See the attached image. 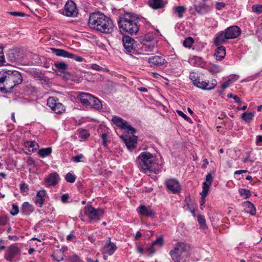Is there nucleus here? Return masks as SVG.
<instances>
[{"mask_svg": "<svg viewBox=\"0 0 262 262\" xmlns=\"http://www.w3.org/2000/svg\"><path fill=\"white\" fill-rule=\"evenodd\" d=\"M139 20L136 15L130 13H124L119 17L118 21L120 32L131 35L136 34L139 30Z\"/></svg>", "mask_w": 262, "mask_h": 262, "instance_id": "nucleus-1", "label": "nucleus"}, {"mask_svg": "<svg viewBox=\"0 0 262 262\" xmlns=\"http://www.w3.org/2000/svg\"><path fill=\"white\" fill-rule=\"evenodd\" d=\"M138 166L144 173L150 175L158 172V165L156 162V157L149 152H141L137 159Z\"/></svg>", "mask_w": 262, "mask_h": 262, "instance_id": "nucleus-2", "label": "nucleus"}, {"mask_svg": "<svg viewBox=\"0 0 262 262\" xmlns=\"http://www.w3.org/2000/svg\"><path fill=\"white\" fill-rule=\"evenodd\" d=\"M188 245L183 242L176 244L170 252V255L174 262H186L188 257Z\"/></svg>", "mask_w": 262, "mask_h": 262, "instance_id": "nucleus-3", "label": "nucleus"}, {"mask_svg": "<svg viewBox=\"0 0 262 262\" xmlns=\"http://www.w3.org/2000/svg\"><path fill=\"white\" fill-rule=\"evenodd\" d=\"M9 81V75L8 71L0 72V91L4 94L11 93Z\"/></svg>", "mask_w": 262, "mask_h": 262, "instance_id": "nucleus-4", "label": "nucleus"}, {"mask_svg": "<svg viewBox=\"0 0 262 262\" xmlns=\"http://www.w3.org/2000/svg\"><path fill=\"white\" fill-rule=\"evenodd\" d=\"M114 28V25L112 19L105 15L96 30L103 33L110 34L113 31Z\"/></svg>", "mask_w": 262, "mask_h": 262, "instance_id": "nucleus-5", "label": "nucleus"}, {"mask_svg": "<svg viewBox=\"0 0 262 262\" xmlns=\"http://www.w3.org/2000/svg\"><path fill=\"white\" fill-rule=\"evenodd\" d=\"M85 214L92 221L98 222L104 214L103 210L100 208H95L92 206L89 205L85 207Z\"/></svg>", "mask_w": 262, "mask_h": 262, "instance_id": "nucleus-6", "label": "nucleus"}, {"mask_svg": "<svg viewBox=\"0 0 262 262\" xmlns=\"http://www.w3.org/2000/svg\"><path fill=\"white\" fill-rule=\"evenodd\" d=\"M47 105L56 114H62L65 111L64 105L59 102L58 99L50 97L47 100Z\"/></svg>", "mask_w": 262, "mask_h": 262, "instance_id": "nucleus-7", "label": "nucleus"}, {"mask_svg": "<svg viewBox=\"0 0 262 262\" xmlns=\"http://www.w3.org/2000/svg\"><path fill=\"white\" fill-rule=\"evenodd\" d=\"M9 81L11 92L13 89L16 86L20 84L23 82V76L20 72L17 71L8 70Z\"/></svg>", "mask_w": 262, "mask_h": 262, "instance_id": "nucleus-8", "label": "nucleus"}, {"mask_svg": "<svg viewBox=\"0 0 262 262\" xmlns=\"http://www.w3.org/2000/svg\"><path fill=\"white\" fill-rule=\"evenodd\" d=\"M111 120L115 125L121 129H126L128 132H130L133 135L136 132V129L128 124L127 121L118 116H113Z\"/></svg>", "mask_w": 262, "mask_h": 262, "instance_id": "nucleus-9", "label": "nucleus"}, {"mask_svg": "<svg viewBox=\"0 0 262 262\" xmlns=\"http://www.w3.org/2000/svg\"><path fill=\"white\" fill-rule=\"evenodd\" d=\"M104 16V14L99 12L91 14L88 21L89 27L93 29L96 30Z\"/></svg>", "mask_w": 262, "mask_h": 262, "instance_id": "nucleus-10", "label": "nucleus"}, {"mask_svg": "<svg viewBox=\"0 0 262 262\" xmlns=\"http://www.w3.org/2000/svg\"><path fill=\"white\" fill-rule=\"evenodd\" d=\"M148 62L151 67L164 68L166 67L168 64V62L165 59L160 56H154L149 57Z\"/></svg>", "mask_w": 262, "mask_h": 262, "instance_id": "nucleus-11", "label": "nucleus"}, {"mask_svg": "<svg viewBox=\"0 0 262 262\" xmlns=\"http://www.w3.org/2000/svg\"><path fill=\"white\" fill-rule=\"evenodd\" d=\"M76 4L73 1H68L64 6V14L69 17L76 16L77 14Z\"/></svg>", "mask_w": 262, "mask_h": 262, "instance_id": "nucleus-12", "label": "nucleus"}, {"mask_svg": "<svg viewBox=\"0 0 262 262\" xmlns=\"http://www.w3.org/2000/svg\"><path fill=\"white\" fill-rule=\"evenodd\" d=\"M167 188L173 193H178L181 191V187L179 182L174 179H170L165 182Z\"/></svg>", "mask_w": 262, "mask_h": 262, "instance_id": "nucleus-13", "label": "nucleus"}, {"mask_svg": "<svg viewBox=\"0 0 262 262\" xmlns=\"http://www.w3.org/2000/svg\"><path fill=\"white\" fill-rule=\"evenodd\" d=\"M8 254L5 256V258L7 260L12 262L13 259L19 254L20 251L17 246L16 244H12L8 249Z\"/></svg>", "mask_w": 262, "mask_h": 262, "instance_id": "nucleus-14", "label": "nucleus"}, {"mask_svg": "<svg viewBox=\"0 0 262 262\" xmlns=\"http://www.w3.org/2000/svg\"><path fill=\"white\" fill-rule=\"evenodd\" d=\"M137 211L140 214L147 217H154L155 215V211L150 206L141 205L137 208Z\"/></svg>", "mask_w": 262, "mask_h": 262, "instance_id": "nucleus-15", "label": "nucleus"}, {"mask_svg": "<svg viewBox=\"0 0 262 262\" xmlns=\"http://www.w3.org/2000/svg\"><path fill=\"white\" fill-rule=\"evenodd\" d=\"M212 181L213 178L211 174L208 173L207 175H206L205 181L203 183V190L200 193L202 198L204 199L207 196L208 193L209 187L211 185Z\"/></svg>", "mask_w": 262, "mask_h": 262, "instance_id": "nucleus-16", "label": "nucleus"}, {"mask_svg": "<svg viewBox=\"0 0 262 262\" xmlns=\"http://www.w3.org/2000/svg\"><path fill=\"white\" fill-rule=\"evenodd\" d=\"M225 33L227 38L234 39L237 38L241 34V29L236 26H233L228 27L225 30Z\"/></svg>", "mask_w": 262, "mask_h": 262, "instance_id": "nucleus-17", "label": "nucleus"}, {"mask_svg": "<svg viewBox=\"0 0 262 262\" xmlns=\"http://www.w3.org/2000/svg\"><path fill=\"white\" fill-rule=\"evenodd\" d=\"M122 42L125 50L128 52H131L135 49V40L129 36H125L123 37Z\"/></svg>", "mask_w": 262, "mask_h": 262, "instance_id": "nucleus-18", "label": "nucleus"}, {"mask_svg": "<svg viewBox=\"0 0 262 262\" xmlns=\"http://www.w3.org/2000/svg\"><path fill=\"white\" fill-rule=\"evenodd\" d=\"M117 247L115 244L111 242V238L108 237V243L104 245L101 249L102 253L110 255H112L116 250Z\"/></svg>", "mask_w": 262, "mask_h": 262, "instance_id": "nucleus-19", "label": "nucleus"}, {"mask_svg": "<svg viewBox=\"0 0 262 262\" xmlns=\"http://www.w3.org/2000/svg\"><path fill=\"white\" fill-rule=\"evenodd\" d=\"M127 148L129 150L135 148L137 143V137L134 135L122 137Z\"/></svg>", "mask_w": 262, "mask_h": 262, "instance_id": "nucleus-20", "label": "nucleus"}, {"mask_svg": "<svg viewBox=\"0 0 262 262\" xmlns=\"http://www.w3.org/2000/svg\"><path fill=\"white\" fill-rule=\"evenodd\" d=\"M92 98V95L86 93H81L77 97L81 103L86 106H90Z\"/></svg>", "mask_w": 262, "mask_h": 262, "instance_id": "nucleus-21", "label": "nucleus"}, {"mask_svg": "<svg viewBox=\"0 0 262 262\" xmlns=\"http://www.w3.org/2000/svg\"><path fill=\"white\" fill-rule=\"evenodd\" d=\"M198 84V88H199L203 90H211L213 89L216 85L217 81L215 79L212 80L210 82L202 81V82H200V83H199Z\"/></svg>", "mask_w": 262, "mask_h": 262, "instance_id": "nucleus-22", "label": "nucleus"}, {"mask_svg": "<svg viewBox=\"0 0 262 262\" xmlns=\"http://www.w3.org/2000/svg\"><path fill=\"white\" fill-rule=\"evenodd\" d=\"M228 39H229L227 38L225 32L221 31L216 34L215 37L214 39V43L216 46H218L225 43Z\"/></svg>", "mask_w": 262, "mask_h": 262, "instance_id": "nucleus-23", "label": "nucleus"}, {"mask_svg": "<svg viewBox=\"0 0 262 262\" xmlns=\"http://www.w3.org/2000/svg\"><path fill=\"white\" fill-rule=\"evenodd\" d=\"M59 180V177L56 173H51L46 179V185L48 186L56 185Z\"/></svg>", "mask_w": 262, "mask_h": 262, "instance_id": "nucleus-24", "label": "nucleus"}, {"mask_svg": "<svg viewBox=\"0 0 262 262\" xmlns=\"http://www.w3.org/2000/svg\"><path fill=\"white\" fill-rule=\"evenodd\" d=\"M46 194V192L45 190H39L37 193L35 198V203L40 207H42L44 204Z\"/></svg>", "mask_w": 262, "mask_h": 262, "instance_id": "nucleus-25", "label": "nucleus"}, {"mask_svg": "<svg viewBox=\"0 0 262 262\" xmlns=\"http://www.w3.org/2000/svg\"><path fill=\"white\" fill-rule=\"evenodd\" d=\"M148 3L149 6L154 9L163 8L166 4L163 0H149Z\"/></svg>", "mask_w": 262, "mask_h": 262, "instance_id": "nucleus-26", "label": "nucleus"}, {"mask_svg": "<svg viewBox=\"0 0 262 262\" xmlns=\"http://www.w3.org/2000/svg\"><path fill=\"white\" fill-rule=\"evenodd\" d=\"M195 11L200 14H204L208 11V7L204 2H201L194 6Z\"/></svg>", "mask_w": 262, "mask_h": 262, "instance_id": "nucleus-27", "label": "nucleus"}, {"mask_svg": "<svg viewBox=\"0 0 262 262\" xmlns=\"http://www.w3.org/2000/svg\"><path fill=\"white\" fill-rule=\"evenodd\" d=\"M226 55L225 48L224 46L219 47L215 51L214 56L217 60H222Z\"/></svg>", "mask_w": 262, "mask_h": 262, "instance_id": "nucleus-28", "label": "nucleus"}, {"mask_svg": "<svg viewBox=\"0 0 262 262\" xmlns=\"http://www.w3.org/2000/svg\"><path fill=\"white\" fill-rule=\"evenodd\" d=\"M51 50L53 53L55 54L57 56L63 57L65 58H68L70 57V53L67 52V51L61 49H56V48H51Z\"/></svg>", "mask_w": 262, "mask_h": 262, "instance_id": "nucleus-29", "label": "nucleus"}, {"mask_svg": "<svg viewBox=\"0 0 262 262\" xmlns=\"http://www.w3.org/2000/svg\"><path fill=\"white\" fill-rule=\"evenodd\" d=\"M157 41L155 42H148L144 43L141 47V50L145 52H149L153 51L156 47Z\"/></svg>", "mask_w": 262, "mask_h": 262, "instance_id": "nucleus-30", "label": "nucleus"}, {"mask_svg": "<svg viewBox=\"0 0 262 262\" xmlns=\"http://www.w3.org/2000/svg\"><path fill=\"white\" fill-rule=\"evenodd\" d=\"M33 211V208L28 202H26L23 204L21 211L23 214L29 215Z\"/></svg>", "mask_w": 262, "mask_h": 262, "instance_id": "nucleus-31", "label": "nucleus"}, {"mask_svg": "<svg viewBox=\"0 0 262 262\" xmlns=\"http://www.w3.org/2000/svg\"><path fill=\"white\" fill-rule=\"evenodd\" d=\"M19 50L17 49H13L9 51L8 56L10 61L14 62L16 60L19 56Z\"/></svg>", "mask_w": 262, "mask_h": 262, "instance_id": "nucleus-32", "label": "nucleus"}, {"mask_svg": "<svg viewBox=\"0 0 262 262\" xmlns=\"http://www.w3.org/2000/svg\"><path fill=\"white\" fill-rule=\"evenodd\" d=\"M244 206H246V212L252 215L256 214V209L253 203L249 201L244 202Z\"/></svg>", "mask_w": 262, "mask_h": 262, "instance_id": "nucleus-33", "label": "nucleus"}, {"mask_svg": "<svg viewBox=\"0 0 262 262\" xmlns=\"http://www.w3.org/2000/svg\"><path fill=\"white\" fill-rule=\"evenodd\" d=\"M91 101L92 102H91L90 106L97 110H99L102 108L101 102L97 98L92 96Z\"/></svg>", "mask_w": 262, "mask_h": 262, "instance_id": "nucleus-34", "label": "nucleus"}, {"mask_svg": "<svg viewBox=\"0 0 262 262\" xmlns=\"http://www.w3.org/2000/svg\"><path fill=\"white\" fill-rule=\"evenodd\" d=\"M52 152L51 147L42 148L38 150V154L41 158L49 156Z\"/></svg>", "mask_w": 262, "mask_h": 262, "instance_id": "nucleus-35", "label": "nucleus"}, {"mask_svg": "<svg viewBox=\"0 0 262 262\" xmlns=\"http://www.w3.org/2000/svg\"><path fill=\"white\" fill-rule=\"evenodd\" d=\"M254 117V113H247L244 112L242 114V119L246 122H250L251 120H253Z\"/></svg>", "mask_w": 262, "mask_h": 262, "instance_id": "nucleus-36", "label": "nucleus"}, {"mask_svg": "<svg viewBox=\"0 0 262 262\" xmlns=\"http://www.w3.org/2000/svg\"><path fill=\"white\" fill-rule=\"evenodd\" d=\"M55 67L59 71H63L68 69V65L64 62H55L54 63Z\"/></svg>", "mask_w": 262, "mask_h": 262, "instance_id": "nucleus-37", "label": "nucleus"}, {"mask_svg": "<svg viewBox=\"0 0 262 262\" xmlns=\"http://www.w3.org/2000/svg\"><path fill=\"white\" fill-rule=\"evenodd\" d=\"M52 256L57 261H60L63 259L64 255L62 252H61L60 250H57L55 252Z\"/></svg>", "mask_w": 262, "mask_h": 262, "instance_id": "nucleus-38", "label": "nucleus"}, {"mask_svg": "<svg viewBox=\"0 0 262 262\" xmlns=\"http://www.w3.org/2000/svg\"><path fill=\"white\" fill-rule=\"evenodd\" d=\"M163 244V238L162 237H159L157 238L152 244L150 249L151 251H154V248L155 246H158L161 247Z\"/></svg>", "mask_w": 262, "mask_h": 262, "instance_id": "nucleus-39", "label": "nucleus"}, {"mask_svg": "<svg viewBox=\"0 0 262 262\" xmlns=\"http://www.w3.org/2000/svg\"><path fill=\"white\" fill-rule=\"evenodd\" d=\"M189 78L192 81L193 84L198 87L199 83H200V81L198 80V75L197 74L195 73H191L189 75Z\"/></svg>", "mask_w": 262, "mask_h": 262, "instance_id": "nucleus-40", "label": "nucleus"}, {"mask_svg": "<svg viewBox=\"0 0 262 262\" xmlns=\"http://www.w3.org/2000/svg\"><path fill=\"white\" fill-rule=\"evenodd\" d=\"M194 42V39L190 37L186 38L183 41V45L186 48H191Z\"/></svg>", "mask_w": 262, "mask_h": 262, "instance_id": "nucleus-41", "label": "nucleus"}, {"mask_svg": "<svg viewBox=\"0 0 262 262\" xmlns=\"http://www.w3.org/2000/svg\"><path fill=\"white\" fill-rule=\"evenodd\" d=\"M186 11V9L183 6H178L176 8V12L178 14L179 17H183V13Z\"/></svg>", "mask_w": 262, "mask_h": 262, "instance_id": "nucleus-42", "label": "nucleus"}, {"mask_svg": "<svg viewBox=\"0 0 262 262\" xmlns=\"http://www.w3.org/2000/svg\"><path fill=\"white\" fill-rule=\"evenodd\" d=\"M239 192L241 196L244 197L246 199L248 198L251 195L250 191L248 189H240L239 190Z\"/></svg>", "mask_w": 262, "mask_h": 262, "instance_id": "nucleus-43", "label": "nucleus"}, {"mask_svg": "<svg viewBox=\"0 0 262 262\" xmlns=\"http://www.w3.org/2000/svg\"><path fill=\"white\" fill-rule=\"evenodd\" d=\"M91 68L94 70L97 71H103L104 72H108L109 71L107 69L101 67L100 66L96 64H92Z\"/></svg>", "mask_w": 262, "mask_h": 262, "instance_id": "nucleus-44", "label": "nucleus"}, {"mask_svg": "<svg viewBox=\"0 0 262 262\" xmlns=\"http://www.w3.org/2000/svg\"><path fill=\"white\" fill-rule=\"evenodd\" d=\"M65 179L67 182L73 183L75 181L76 177L72 173L68 172L65 176Z\"/></svg>", "mask_w": 262, "mask_h": 262, "instance_id": "nucleus-45", "label": "nucleus"}, {"mask_svg": "<svg viewBox=\"0 0 262 262\" xmlns=\"http://www.w3.org/2000/svg\"><path fill=\"white\" fill-rule=\"evenodd\" d=\"M252 9L253 12L257 14H260L262 13V5H254L252 6Z\"/></svg>", "mask_w": 262, "mask_h": 262, "instance_id": "nucleus-46", "label": "nucleus"}, {"mask_svg": "<svg viewBox=\"0 0 262 262\" xmlns=\"http://www.w3.org/2000/svg\"><path fill=\"white\" fill-rule=\"evenodd\" d=\"M177 113L180 116L182 117L188 122H192V120L189 117H188L186 114H185L182 111L178 110L177 111Z\"/></svg>", "mask_w": 262, "mask_h": 262, "instance_id": "nucleus-47", "label": "nucleus"}, {"mask_svg": "<svg viewBox=\"0 0 262 262\" xmlns=\"http://www.w3.org/2000/svg\"><path fill=\"white\" fill-rule=\"evenodd\" d=\"M145 40H146V42H155L154 41L155 36L152 33H147L144 36Z\"/></svg>", "mask_w": 262, "mask_h": 262, "instance_id": "nucleus-48", "label": "nucleus"}, {"mask_svg": "<svg viewBox=\"0 0 262 262\" xmlns=\"http://www.w3.org/2000/svg\"><path fill=\"white\" fill-rule=\"evenodd\" d=\"M83 158V155L80 154L76 156L73 157L72 158V161L78 163L82 162L81 159Z\"/></svg>", "mask_w": 262, "mask_h": 262, "instance_id": "nucleus-49", "label": "nucleus"}, {"mask_svg": "<svg viewBox=\"0 0 262 262\" xmlns=\"http://www.w3.org/2000/svg\"><path fill=\"white\" fill-rule=\"evenodd\" d=\"M210 71L214 73H219L222 71V68L216 65H213L210 67Z\"/></svg>", "mask_w": 262, "mask_h": 262, "instance_id": "nucleus-50", "label": "nucleus"}, {"mask_svg": "<svg viewBox=\"0 0 262 262\" xmlns=\"http://www.w3.org/2000/svg\"><path fill=\"white\" fill-rule=\"evenodd\" d=\"M70 57H69V58L74 59L75 60L78 62H82L83 61L84 59L81 56H77L76 55L70 53Z\"/></svg>", "mask_w": 262, "mask_h": 262, "instance_id": "nucleus-51", "label": "nucleus"}, {"mask_svg": "<svg viewBox=\"0 0 262 262\" xmlns=\"http://www.w3.org/2000/svg\"><path fill=\"white\" fill-rule=\"evenodd\" d=\"M18 212H19V209H18V206L15 204H13L12 208L10 211V213L12 215H15L17 214L18 213Z\"/></svg>", "mask_w": 262, "mask_h": 262, "instance_id": "nucleus-52", "label": "nucleus"}, {"mask_svg": "<svg viewBox=\"0 0 262 262\" xmlns=\"http://www.w3.org/2000/svg\"><path fill=\"white\" fill-rule=\"evenodd\" d=\"M227 96L229 98H233L235 101V102L238 104H241L242 103V101L240 98L236 95H234L233 94L230 93L227 95Z\"/></svg>", "mask_w": 262, "mask_h": 262, "instance_id": "nucleus-53", "label": "nucleus"}, {"mask_svg": "<svg viewBox=\"0 0 262 262\" xmlns=\"http://www.w3.org/2000/svg\"><path fill=\"white\" fill-rule=\"evenodd\" d=\"M20 189L21 192H27L29 190V187L26 183H21L20 184Z\"/></svg>", "mask_w": 262, "mask_h": 262, "instance_id": "nucleus-54", "label": "nucleus"}, {"mask_svg": "<svg viewBox=\"0 0 262 262\" xmlns=\"http://www.w3.org/2000/svg\"><path fill=\"white\" fill-rule=\"evenodd\" d=\"M69 261L70 262H81L79 256L77 255H74L70 256L69 257Z\"/></svg>", "mask_w": 262, "mask_h": 262, "instance_id": "nucleus-55", "label": "nucleus"}, {"mask_svg": "<svg viewBox=\"0 0 262 262\" xmlns=\"http://www.w3.org/2000/svg\"><path fill=\"white\" fill-rule=\"evenodd\" d=\"M80 136L82 139H86L89 136V134L88 131L86 130H82L79 133Z\"/></svg>", "mask_w": 262, "mask_h": 262, "instance_id": "nucleus-56", "label": "nucleus"}, {"mask_svg": "<svg viewBox=\"0 0 262 262\" xmlns=\"http://www.w3.org/2000/svg\"><path fill=\"white\" fill-rule=\"evenodd\" d=\"M0 49H1V51H0V66H1L5 62V60L3 51V48L0 47Z\"/></svg>", "mask_w": 262, "mask_h": 262, "instance_id": "nucleus-57", "label": "nucleus"}, {"mask_svg": "<svg viewBox=\"0 0 262 262\" xmlns=\"http://www.w3.org/2000/svg\"><path fill=\"white\" fill-rule=\"evenodd\" d=\"M28 144L29 147H32V150L34 149H36L38 147V144L35 141H29Z\"/></svg>", "mask_w": 262, "mask_h": 262, "instance_id": "nucleus-58", "label": "nucleus"}, {"mask_svg": "<svg viewBox=\"0 0 262 262\" xmlns=\"http://www.w3.org/2000/svg\"><path fill=\"white\" fill-rule=\"evenodd\" d=\"M9 13L14 16H20V17H24L25 15V14L24 13H21L19 12H9Z\"/></svg>", "mask_w": 262, "mask_h": 262, "instance_id": "nucleus-59", "label": "nucleus"}, {"mask_svg": "<svg viewBox=\"0 0 262 262\" xmlns=\"http://www.w3.org/2000/svg\"><path fill=\"white\" fill-rule=\"evenodd\" d=\"M8 221V218L6 216L0 217V225H5Z\"/></svg>", "mask_w": 262, "mask_h": 262, "instance_id": "nucleus-60", "label": "nucleus"}, {"mask_svg": "<svg viewBox=\"0 0 262 262\" xmlns=\"http://www.w3.org/2000/svg\"><path fill=\"white\" fill-rule=\"evenodd\" d=\"M198 221L199 222L200 224L202 226L205 225L206 220L205 219L202 217L201 215H199L198 217Z\"/></svg>", "mask_w": 262, "mask_h": 262, "instance_id": "nucleus-61", "label": "nucleus"}, {"mask_svg": "<svg viewBox=\"0 0 262 262\" xmlns=\"http://www.w3.org/2000/svg\"><path fill=\"white\" fill-rule=\"evenodd\" d=\"M256 144L257 145H262V135L257 136L256 137Z\"/></svg>", "mask_w": 262, "mask_h": 262, "instance_id": "nucleus-62", "label": "nucleus"}, {"mask_svg": "<svg viewBox=\"0 0 262 262\" xmlns=\"http://www.w3.org/2000/svg\"><path fill=\"white\" fill-rule=\"evenodd\" d=\"M231 84V82H230V81H229V80H228L227 81H226L225 82H224L222 85V86H221V88L222 90H225V89H226L227 88H228L229 86V85Z\"/></svg>", "mask_w": 262, "mask_h": 262, "instance_id": "nucleus-63", "label": "nucleus"}, {"mask_svg": "<svg viewBox=\"0 0 262 262\" xmlns=\"http://www.w3.org/2000/svg\"><path fill=\"white\" fill-rule=\"evenodd\" d=\"M69 196L67 194H64L61 196V200L63 203H66L69 200Z\"/></svg>", "mask_w": 262, "mask_h": 262, "instance_id": "nucleus-64", "label": "nucleus"}]
</instances>
